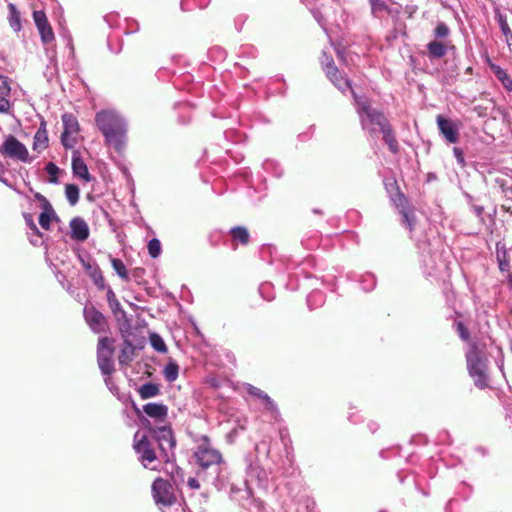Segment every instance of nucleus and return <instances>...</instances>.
I'll use <instances>...</instances> for the list:
<instances>
[{"instance_id": "nucleus-1", "label": "nucleus", "mask_w": 512, "mask_h": 512, "mask_svg": "<svg viewBox=\"0 0 512 512\" xmlns=\"http://www.w3.org/2000/svg\"><path fill=\"white\" fill-rule=\"evenodd\" d=\"M95 123L105 138V144L120 152L127 140V122L115 110H102L95 116Z\"/></svg>"}, {"instance_id": "nucleus-2", "label": "nucleus", "mask_w": 512, "mask_h": 512, "mask_svg": "<svg viewBox=\"0 0 512 512\" xmlns=\"http://www.w3.org/2000/svg\"><path fill=\"white\" fill-rule=\"evenodd\" d=\"M351 93L354 97L355 108L363 130L367 131L372 137H375L388 124L387 119L381 112L371 107L367 98L357 96L352 89Z\"/></svg>"}, {"instance_id": "nucleus-3", "label": "nucleus", "mask_w": 512, "mask_h": 512, "mask_svg": "<svg viewBox=\"0 0 512 512\" xmlns=\"http://www.w3.org/2000/svg\"><path fill=\"white\" fill-rule=\"evenodd\" d=\"M467 369L474 385L479 389L489 387V377L487 373L488 360L484 349L477 343H472L466 352Z\"/></svg>"}, {"instance_id": "nucleus-4", "label": "nucleus", "mask_w": 512, "mask_h": 512, "mask_svg": "<svg viewBox=\"0 0 512 512\" xmlns=\"http://www.w3.org/2000/svg\"><path fill=\"white\" fill-rule=\"evenodd\" d=\"M149 434L153 441L158 444L160 455L165 462H170L174 459V448L176 440L173 436L172 430L168 425L159 427H152L149 424Z\"/></svg>"}, {"instance_id": "nucleus-5", "label": "nucleus", "mask_w": 512, "mask_h": 512, "mask_svg": "<svg viewBox=\"0 0 512 512\" xmlns=\"http://www.w3.org/2000/svg\"><path fill=\"white\" fill-rule=\"evenodd\" d=\"M194 455L197 463L202 468H208L210 466L220 465L223 463L221 453L211 445L207 436H201L199 438Z\"/></svg>"}, {"instance_id": "nucleus-6", "label": "nucleus", "mask_w": 512, "mask_h": 512, "mask_svg": "<svg viewBox=\"0 0 512 512\" xmlns=\"http://www.w3.org/2000/svg\"><path fill=\"white\" fill-rule=\"evenodd\" d=\"M0 154L5 158L23 163H31L33 161L26 146L13 135L5 137L0 145Z\"/></svg>"}, {"instance_id": "nucleus-7", "label": "nucleus", "mask_w": 512, "mask_h": 512, "mask_svg": "<svg viewBox=\"0 0 512 512\" xmlns=\"http://www.w3.org/2000/svg\"><path fill=\"white\" fill-rule=\"evenodd\" d=\"M113 339L108 337H102L98 341L97 346V362L99 369L101 370L103 375H111L114 371V346Z\"/></svg>"}, {"instance_id": "nucleus-8", "label": "nucleus", "mask_w": 512, "mask_h": 512, "mask_svg": "<svg viewBox=\"0 0 512 512\" xmlns=\"http://www.w3.org/2000/svg\"><path fill=\"white\" fill-rule=\"evenodd\" d=\"M133 448L145 468H149L156 461L157 455L153 447V441L147 434L137 431L134 435Z\"/></svg>"}, {"instance_id": "nucleus-9", "label": "nucleus", "mask_w": 512, "mask_h": 512, "mask_svg": "<svg viewBox=\"0 0 512 512\" xmlns=\"http://www.w3.org/2000/svg\"><path fill=\"white\" fill-rule=\"evenodd\" d=\"M321 64L327 77L340 91L345 92L346 90H351L350 81L342 76L338 68L334 65L332 57L328 56L325 52L322 55Z\"/></svg>"}, {"instance_id": "nucleus-10", "label": "nucleus", "mask_w": 512, "mask_h": 512, "mask_svg": "<svg viewBox=\"0 0 512 512\" xmlns=\"http://www.w3.org/2000/svg\"><path fill=\"white\" fill-rule=\"evenodd\" d=\"M63 132L61 134V143L67 148H73L77 143V134L79 132V123L75 116L65 113L62 116Z\"/></svg>"}, {"instance_id": "nucleus-11", "label": "nucleus", "mask_w": 512, "mask_h": 512, "mask_svg": "<svg viewBox=\"0 0 512 512\" xmlns=\"http://www.w3.org/2000/svg\"><path fill=\"white\" fill-rule=\"evenodd\" d=\"M152 492L157 504L171 505L175 501L172 486L166 480L156 479L152 484Z\"/></svg>"}, {"instance_id": "nucleus-12", "label": "nucleus", "mask_w": 512, "mask_h": 512, "mask_svg": "<svg viewBox=\"0 0 512 512\" xmlns=\"http://www.w3.org/2000/svg\"><path fill=\"white\" fill-rule=\"evenodd\" d=\"M33 20L35 22V25L38 29V32L41 37V41L43 44L48 45L51 44L54 39V32L52 30V27L50 23L48 22V19L46 17V14L42 10H36L33 12Z\"/></svg>"}, {"instance_id": "nucleus-13", "label": "nucleus", "mask_w": 512, "mask_h": 512, "mask_svg": "<svg viewBox=\"0 0 512 512\" xmlns=\"http://www.w3.org/2000/svg\"><path fill=\"white\" fill-rule=\"evenodd\" d=\"M440 133L449 143H457L459 140V128L453 121L446 119L442 115L436 118Z\"/></svg>"}, {"instance_id": "nucleus-14", "label": "nucleus", "mask_w": 512, "mask_h": 512, "mask_svg": "<svg viewBox=\"0 0 512 512\" xmlns=\"http://www.w3.org/2000/svg\"><path fill=\"white\" fill-rule=\"evenodd\" d=\"M84 317L89 327L95 332L100 333L105 330L106 320L101 312L94 307L86 306L84 308Z\"/></svg>"}, {"instance_id": "nucleus-15", "label": "nucleus", "mask_w": 512, "mask_h": 512, "mask_svg": "<svg viewBox=\"0 0 512 512\" xmlns=\"http://www.w3.org/2000/svg\"><path fill=\"white\" fill-rule=\"evenodd\" d=\"M80 261H81V264H82L83 268L85 269L86 273L90 276V278L92 279L94 284L98 288L104 289L105 281H104V277L102 275V272H101L98 264L90 258L85 259V258L81 257Z\"/></svg>"}, {"instance_id": "nucleus-16", "label": "nucleus", "mask_w": 512, "mask_h": 512, "mask_svg": "<svg viewBox=\"0 0 512 512\" xmlns=\"http://www.w3.org/2000/svg\"><path fill=\"white\" fill-rule=\"evenodd\" d=\"M70 237L76 241H85L89 237V227L80 217H75L70 221Z\"/></svg>"}, {"instance_id": "nucleus-17", "label": "nucleus", "mask_w": 512, "mask_h": 512, "mask_svg": "<svg viewBox=\"0 0 512 512\" xmlns=\"http://www.w3.org/2000/svg\"><path fill=\"white\" fill-rule=\"evenodd\" d=\"M143 412L148 417L163 422L168 416V407L162 403H147L143 406Z\"/></svg>"}, {"instance_id": "nucleus-18", "label": "nucleus", "mask_w": 512, "mask_h": 512, "mask_svg": "<svg viewBox=\"0 0 512 512\" xmlns=\"http://www.w3.org/2000/svg\"><path fill=\"white\" fill-rule=\"evenodd\" d=\"M72 169L73 173L79 178L83 179L85 182L91 181V176L89 174L87 165L81 159L78 151H74L72 155Z\"/></svg>"}, {"instance_id": "nucleus-19", "label": "nucleus", "mask_w": 512, "mask_h": 512, "mask_svg": "<svg viewBox=\"0 0 512 512\" xmlns=\"http://www.w3.org/2000/svg\"><path fill=\"white\" fill-rule=\"evenodd\" d=\"M488 64L496 78L501 82L505 89L512 91V79L508 76L506 71L499 65L494 64L488 59Z\"/></svg>"}, {"instance_id": "nucleus-20", "label": "nucleus", "mask_w": 512, "mask_h": 512, "mask_svg": "<svg viewBox=\"0 0 512 512\" xmlns=\"http://www.w3.org/2000/svg\"><path fill=\"white\" fill-rule=\"evenodd\" d=\"M427 51L431 59L442 58L447 53V45L441 41L433 40L427 44Z\"/></svg>"}, {"instance_id": "nucleus-21", "label": "nucleus", "mask_w": 512, "mask_h": 512, "mask_svg": "<svg viewBox=\"0 0 512 512\" xmlns=\"http://www.w3.org/2000/svg\"><path fill=\"white\" fill-rule=\"evenodd\" d=\"M246 390L250 395L258 397L261 400H263L267 410L274 411L276 409V406H275L274 402L272 401V399L265 392L260 390L259 388L249 384L247 386Z\"/></svg>"}, {"instance_id": "nucleus-22", "label": "nucleus", "mask_w": 512, "mask_h": 512, "mask_svg": "<svg viewBox=\"0 0 512 512\" xmlns=\"http://www.w3.org/2000/svg\"><path fill=\"white\" fill-rule=\"evenodd\" d=\"M8 10H9V25L15 32H19L22 28L21 25V18H20V12L18 11L17 7L13 3L8 4Z\"/></svg>"}, {"instance_id": "nucleus-23", "label": "nucleus", "mask_w": 512, "mask_h": 512, "mask_svg": "<svg viewBox=\"0 0 512 512\" xmlns=\"http://www.w3.org/2000/svg\"><path fill=\"white\" fill-rule=\"evenodd\" d=\"M133 354H134V347L128 340H125L123 343V346L121 347L119 356H118L119 364L120 365L129 364L133 358Z\"/></svg>"}, {"instance_id": "nucleus-24", "label": "nucleus", "mask_w": 512, "mask_h": 512, "mask_svg": "<svg viewBox=\"0 0 512 512\" xmlns=\"http://www.w3.org/2000/svg\"><path fill=\"white\" fill-rule=\"evenodd\" d=\"M48 146V136L45 128L40 127L34 135L33 149L42 151Z\"/></svg>"}, {"instance_id": "nucleus-25", "label": "nucleus", "mask_w": 512, "mask_h": 512, "mask_svg": "<svg viewBox=\"0 0 512 512\" xmlns=\"http://www.w3.org/2000/svg\"><path fill=\"white\" fill-rule=\"evenodd\" d=\"M138 393L141 399L145 400L157 396L160 393V389L158 385L149 382L141 385Z\"/></svg>"}, {"instance_id": "nucleus-26", "label": "nucleus", "mask_w": 512, "mask_h": 512, "mask_svg": "<svg viewBox=\"0 0 512 512\" xmlns=\"http://www.w3.org/2000/svg\"><path fill=\"white\" fill-rule=\"evenodd\" d=\"M54 215H55L54 210L52 209L51 205L46 201V204L44 205V209L39 216L40 226L43 229L48 230L50 228L51 219Z\"/></svg>"}, {"instance_id": "nucleus-27", "label": "nucleus", "mask_w": 512, "mask_h": 512, "mask_svg": "<svg viewBox=\"0 0 512 512\" xmlns=\"http://www.w3.org/2000/svg\"><path fill=\"white\" fill-rule=\"evenodd\" d=\"M380 133L383 134V139L386 142V144L388 145L389 149L393 153H396L398 151V143H397V140H396V138L394 137V135L392 133L390 125L387 124L384 127V129L381 130Z\"/></svg>"}, {"instance_id": "nucleus-28", "label": "nucleus", "mask_w": 512, "mask_h": 512, "mask_svg": "<svg viewBox=\"0 0 512 512\" xmlns=\"http://www.w3.org/2000/svg\"><path fill=\"white\" fill-rule=\"evenodd\" d=\"M179 366L176 362L170 361L163 370V375L167 382L172 383L178 378Z\"/></svg>"}, {"instance_id": "nucleus-29", "label": "nucleus", "mask_w": 512, "mask_h": 512, "mask_svg": "<svg viewBox=\"0 0 512 512\" xmlns=\"http://www.w3.org/2000/svg\"><path fill=\"white\" fill-rule=\"evenodd\" d=\"M232 238L243 245L249 242V232L245 227L238 226L230 230Z\"/></svg>"}, {"instance_id": "nucleus-30", "label": "nucleus", "mask_w": 512, "mask_h": 512, "mask_svg": "<svg viewBox=\"0 0 512 512\" xmlns=\"http://www.w3.org/2000/svg\"><path fill=\"white\" fill-rule=\"evenodd\" d=\"M111 265L116 274L124 281H129V273L126 269L125 264L118 258H111Z\"/></svg>"}, {"instance_id": "nucleus-31", "label": "nucleus", "mask_w": 512, "mask_h": 512, "mask_svg": "<svg viewBox=\"0 0 512 512\" xmlns=\"http://www.w3.org/2000/svg\"><path fill=\"white\" fill-rule=\"evenodd\" d=\"M65 195L70 203L74 206L79 200V188L75 184H67L65 187Z\"/></svg>"}, {"instance_id": "nucleus-32", "label": "nucleus", "mask_w": 512, "mask_h": 512, "mask_svg": "<svg viewBox=\"0 0 512 512\" xmlns=\"http://www.w3.org/2000/svg\"><path fill=\"white\" fill-rule=\"evenodd\" d=\"M399 205L403 207V209L400 211L402 214V222L410 229L413 228V217L412 215L404 209V204L406 203L405 197L400 194L399 195Z\"/></svg>"}, {"instance_id": "nucleus-33", "label": "nucleus", "mask_w": 512, "mask_h": 512, "mask_svg": "<svg viewBox=\"0 0 512 512\" xmlns=\"http://www.w3.org/2000/svg\"><path fill=\"white\" fill-rule=\"evenodd\" d=\"M147 248H148L149 255L152 258L159 257L160 254H161V251H162L161 243H160V241L157 238L151 239L148 242Z\"/></svg>"}, {"instance_id": "nucleus-34", "label": "nucleus", "mask_w": 512, "mask_h": 512, "mask_svg": "<svg viewBox=\"0 0 512 512\" xmlns=\"http://www.w3.org/2000/svg\"><path fill=\"white\" fill-rule=\"evenodd\" d=\"M150 341H151V345L152 347L158 351V352H166L167 348H166V345H165V342L163 341V339L157 335V334H152L151 337H150Z\"/></svg>"}, {"instance_id": "nucleus-35", "label": "nucleus", "mask_w": 512, "mask_h": 512, "mask_svg": "<svg viewBox=\"0 0 512 512\" xmlns=\"http://www.w3.org/2000/svg\"><path fill=\"white\" fill-rule=\"evenodd\" d=\"M495 183L502 190L507 198H512V185H508V181L504 178H495Z\"/></svg>"}, {"instance_id": "nucleus-36", "label": "nucleus", "mask_w": 512, "mask_h": 512, "mask_svg": "<svg viewBox=\"0 0 512 512\" xmlns=\"http://www.w3.org/2000/svg\"><path fill=\"white\" fill-rule=\"evenodd\" d=\"M107 301L109 303L111 310L114 313H116L118 310H120V303L117 300L116 295L111 288H109L107 291Z\"/></svg>"}, {"instance_id": "nucleus-37", "label": "nucleus", "mask_w": 512, "mask_h": 512, "mask_svg": "<svg viewBox=\"0 0 512 512\" xmlns=\"http://www.w3.org/2000/svg\"><path fill=\"white\" fill-rule=\"evenodd\" d=\"M449 33L450 29L444 22H439L434 29V35L436 38H445Z\"/></svg>"}, {"instance_id": "nucleus-38", "label": "nucleus", "mask_w": 512, "mask_h": 512, "mask_svg": "<svg viewBox=\"0 0 512 512\" xmlns=\"http://www.w3.org/2000/svg\"><path fill=\"white\" fill-rule=\"evenodd\" d=\"M10 91L11 88L8 78L6 76L0 75V95L9 96Z\"/></svg>"}, {"instance_id": "nucleus-39", "label": "nucleus", "mask_w": 512, "mask_h": 512, "mask_svg": "<svg viewBox=\"0 0 512 512\" xmlns=\"http://www.w3.org/2000/svg\"><path fill=\"white\" fill-rule=\"evenodd\" d=\"M500 28H501L502 33L506 37L507 44L511 45L512 44V31L509 28L506 20H502V19L500 20Z\"/></svg>"}, {"instance_id": "nucleus-40", "label": "nucleus", "mask_w": 512, "mask_h": 512, "mask_svg": "<svg viewBox=\"0 0 512 512\" xmlns=\"http://www.w3.org/2000/svg\"><path fill=\"white\" fill-rule=\"evenodd\" d=\"M307 302L309 306H312L314 304H321L323 302V294L319 291H313L309 294L307 298Z\"/></svg>"}, {"instance_id": "nucleus-41", "label": "nucleus", "mask_w": 512, "mask_h": 512, "mask_svg": "<svg viewBox=\"0 0 512 512\" xmlns=\"http://www.w3.org/2000/svg\"><path fill=\"white\" fill-rule=\"evenodd\" d=\"M45 169H46V172L51 177L50 182L56 183L57 182L56 175L59 171V168L54 163L50 162L46 165Z\"/></svg>"}, {"instance_id": "nucleus-42", "label": "nucleus", "mask_w": 512, "mask_h": 512, "mask_svg": "<svg viewBox=\"0 0 512 512\" xmlns=\"http://www.w3.org/2000/svg\"><path fill=\"white\" fill-rule=\"evenodd\" d=\"M25 217V221H26V224L27 226L31 229V231L36 234V235H39L40 234V231L39 229L37 228L32 216L30 214H25L24 215Z\"/></svg>"}, {"instance_id": "nucleus-43", "label": "nucleus", "mask_w": 512, "mask_h": 512, "mask_svg": "<svg viewBox=\"0 0 512 512\" xmlns=\"http://www.w3.org/2000/svg\"><path fill=\"white\" fill-rule=\"evenodd\" d=\"M7 97L8 96L0 95V112L2 113H7L11 107Z\"/></svg>"}, {"instance_id": "nucleus-44", "label": "nucleus", "mask_w": 512, "mask_h": 512, "mask_svg": "<svg viewBox=\"0 0 512 512\" xmlns=\"http://www.w3.org/2000/svg\"><path fill=\"white\" fill-rule=\"evenodd\" d=\"M457 331H458L459 336L461 337V339L467 340L469 338V331L464 326L463 323H461V322L457 323Z\"/></svg>"}, {"instance_id": "nucleus-45", "label": "nucleus", "mask_w": 512, "mask_h": 512, "mask_svg": "<svg viewBox=\"0 0 512 512\" xmlns=\"http://www.w3.org/2000/svg\"><path fill=\"white\" fill-rule=\"evenodd\" d=\"M453 153H454V156L457 160V162L461 165V166H464L465 165V160H464V154H463V151L458 148V147H454L453 148Z\"/></svg>"}, {"instance_id": "nucleus-46", "label": "nucleus", "mask_w": 512, "mask_h": 512, "mask_svg": "<svg viewBox=\"0 0 512 512\" xmlns=\"http://www.w3.org/2000/svg\"><path fill=\"white\" fill-rule=\"evenodd\" d=\"M261 449L264 450L266 456L269 455V453H270L269 444L265 440L261 441L260 443L256 444V446H255V450L257 453H259L261 451Z\"/></svg>"}, {"instance_id": "nucleus-47", "label": "nucleus", "mask_w": 512, "mask_h": 512, "mask_svg": "<svg viewBox=\"0 0 512 512\" xmlns=\"http://www.w3.org/2000/svg\"><path fill=\"white\" fill-rule=\"evenodd\" d=\"M41 237H42V234L40 233L39 235H36L32 232L31 236H30V242L34 245V246H37L41 243Z\"/></svg>"}, {"instance_id": "nucleus-48", "label": "nucleus", "mask_w": 512, "mask_h": 512, "mask_svg": "<svg viewBox=\"0 0 512 512\" xmlns=\"http://www.w3.org/2000/svg\"><path fill=\"white\" fill-rule=\"evenodd\" d=\"M144 274V269L143 268H135L132 272H131V275L133 278L135 279H138V278H141Z\"/></svg>"}, {"instance_id": "nucleus-49", "label": "nucleus", "mask_w": 512, "mask_h": 512, "mask_svg": "<svg viewBox=\"0 0 512 512\" xmlns=\"http://www.w3.org/2000/svg\"><path fill=\"white\" fill-rule=\"evenodd\" d=\"M187 483L188 486L192 489H198L200 487L198 480L195 478H189Z\"/></svg>"}, {"instance_id": "nucleus-50", "label": "nucleus", "mask_w": 512, "mask_h": 512, "mask_svg": "<svg viewBox=\"0 0 512 512\" xmlns=\"http://www.w3.org/2000/svg\"><path fill=\"white\" fill-rule=\"evenodd\" d=\"M270 284L269 283H263L260 285L259 287V292L263 295L264 291L265 290H268L270 288Z\"/></svg>"}, {"instance_id": "nucleus-51", "label": "nucleus", "mask_w": 512, "mask_h": 512, "mask_svg": "<svg viewBox=\"0 0 512 512\" xmlns=\"http://www.w3.org/2000/svg\"><path fill=\"white\" fill-rule=\"evenodd\" d=\"M262 474H263V477L259 476V482H260L261 485H265L266 482H267L266 473L263 471Z\"/></svg>"}, {"instance_id": "nucleus-52", "label": "nucleus", "mask_w": 512, "mask_h": 512, "mask_svg": "<svg viewBox=\"0 0 512 512\" xmlns=\"http://www.w3.org/2000/svg\"><path fill=\"white\" fill-rule=\"evenodd\" d=\"M314 17L315 19L318 21V23L323 26V23H322V16L320 15V13L318 12H314Z\"/></svg>"}, {"instance_id": "nucleus-53", "label": "nucleus", "mask_w": 512, "mask_h": 512, "mask_svg": "<svg viewBox=\"0 0 512 512\" xmlns=\"http://www.w3.org/2000/svg\"><path fill=\"white\" fill-rule=\"evenodd\" d=\"M337 55H338V58L342 61H344V54L341 50L337 49Z\"/></svg>"}, {"instance_id": "nucleus-54", "label": "nucleus", "mask_w": 512, "mask_h": 512, "mask_svg": "<svg viewBox=\"0 0 512 512\" xmlns=\"http://www.w3.org/2000/svg\"><path fill=\"white\" fill-rule=\"evenodd\" d=\"M0 181H1V182H3L4 184H6L7 186L11 187V185H9V184L7 183V180H6V179L0 178Z\"/></svg>"}, {"instance_id": "nucleus-55", "label": "nucleus", "mask_w": 512, "mask_h": 512, "mask_svg": "<svg viewBox=\"0 0 512 512\" xmlns=\"http://www.w3.org/2000/svg\"><path fill=\"white\" fill-rule=\"evenodd\" d=\"M505 265H506V264H505V263H503V262L500 260V269H501V270H504V269H505V268H504V267H505Z\"/></svg>"}, {"instance_id": "nucleus-56", "label": "nucleus", "mask_w": 512, "mask_h": 512, "mask_svg": "<svg viewBox=\"0 0 512 512\" xmlns=\"http://www.w3.org/2000/svg\"><path fill=\"white\" fill-rule=\"evenodd\" d=\"M507 211L512 215V207L507 208Z\"/></svg>"}, {"instance_id": "nucleus-57", "label": "nucleus", "mask_w": 512, "mask_h": 512, "mask_svg": "<svg viewBox=\"0 0 512 512\" xmlns=\"http://www.w3.org/2000/svg\"><path fill=\"white\" fill-rule=\"evenodd\" d=\"M105 382H106L107 385H109V378H106Z\"/></svg>"}, {"instance_id": "nucleus-58", "label": "nucleus", "mask_w": 512, "mask_h": 512, "mask_svg": "<svg viewBox=\"0 0 512 512\" xmlns=\"http://www.w3.org/2000/svg\"><path fill=\"white\" fill-rule=\"evenodd\" d=\"M265 299H266L267 301H270L272 298H270V297H265Z\"/></svg>"}]
</instances>
